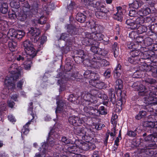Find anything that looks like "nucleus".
<instances>
[{
  "instance_id": "nucleus-30",
  "label": "nucleus",
  "mask_w": 157,
  "mask_h": 157,
  "mask_svg": "<svg viewBox=\"0 0 157 157\" xmlns=\"http://www.w3.org/2000/svg\"><path fill=\"white\" fill-rule=\"evenodd\" d=\"M91 85L99 89H104L105 88L104 82L100 81V79H98L95 82L91 81Z\"/></svg>"
},
{
  "instance_id": "nucleus-25",
  "label": "nucleus",
  "mask_w": 157,
  "mask_h": 157,
  "mask_svg": "<svg viewBox=\"0 0 157 157\" xmlns=\"http://www.w3.org/2000/svg\"><path fill=\"white\" fill-rule=\"evenodd\" d=\"M134 18H128L125 21L126 24L128 25L127 27L132 29H136L138 27Z\"/></svg>"
},
{
  "instance_id": "nucleus-34",
  "label": "nucleus",
  "mask_w": 157,
  "mask_h": 157,
  "mask_svg": "<svg viewBox=\"0 0 157 157\" xmlns=\"http://www.w3.org/2000/svg\"><path fill=\"white\" fill-rule=\"evenodd\" d=\"M155 144V143H148L146 144V143L142 142H140L139 143H136L134 145L136 147H144V148H147L149 149H154V148Z\"/></svg>"
},
{
  "instance_id": "nucleus-18",
  "label": "nucleus",
  "mask_w": 157,
  "mask_h": 157,
  "mask_svg": "<svg viewBox=\"0 0 157 157\" xmlns=\"http://www.w3.org/2000/svg\"><path fill=\"white\" fill-rule=\"evenodd\" d=\"M81 98H83L84 100L83 101V102H87L88 103H91L94 104L96 103L98 101L97 100V98L93 97L91 94L90 93L85 92V93H83L82 94ZM82 105H84V103H83Z\"/></svg>"
},
{
  "instance_id": "nucleus-43",
  "label": "nucleus",
  "mask_w": 157,
  "mask_h": 157,
  "mask_svg": "<svg viewBox=\"0 0 157 157\" xmlns=\"http://www.w3.org/2000/svg\"><path fill=\"white\" fill-rule=\"evenodd\" d=\"M72 109L70 106H68L67 107H66V108L62 109L60 113H60L63 117H65L68 116V114H71Z\"/></svg>"
},
{
  "instance_id": "nucleus-13",
  "label": "nucleus",
  "mask_w": 157,
  "mask_h": 157,
  "mask_svg": "<svg viewBox=\"0 0 157 157\" xmlns=\"http://www.w3.org/2000/svg\"><path fill=\"white\" fill-rule=\"evenodd\" d=\"M86 55L84 53L83 50H79L76 52V54H75L74 56L73 57L74 59L75 63L77 64H80L83 62L84 63L85 61H87L88 59L86 58Z\"/></svg>"
},
{
  "instance_id": "nucleus-59",
  "label": "nucleus",
  "mask_w": 157,
  "mask_h": 157,
  "mask_svg": "<svg viewBox=\"0 0 157 157\" xmlns=\"http://www.w3.org/2000/svg\"><path fill=\"white\" fill-rule=\"evenodd\" d=\"M29 107L28 109V112L30 115L32 116V120L33 119L35 118V113L33 111V102H31L29 104Z\"/></svg>"
},
{
  "instance_id": "nucleus-38",
  "label": "nucleus",
  "mask_w": 157,
  "mask_h": 157,
  "mask_svg": "<svg viewBox=\"0 0 157 157\" xmlns=\"http://www.w3.org/2000/svg\"><path fill=\"white\" fill-rule=\"evenodd\" d=\"M21 8L20 10L26 12V13H30L29 10L31 8V6L29 4L27 1H24L21 2Z\"/></svg>"
},
{
  "instance_id": "nucleus-36",
  "label": "nucleus",
  "mask_w": 157,
  "mask_h": 157,
  "mask_svg": "<svg viewBox=\"0 0 157 157\" xmlns=\"http://www.w3.org/2000/svg\"><path fill=\"white\" fill-rule=\"evenodd\" d=\"M96 147L95 144L91 142H86L82 144V148L85 151L92 150H94Z\"/></svg>"
},
{
  "instance_id": "nucleus-61",
  "label": "nucleus",
  "mask_w": 157,
  "mask_h": 157,
  "mask_svg": "<svg viewBox=\"0 0 157 157\" xmlns=\"http://www.w3.org/2000/svg\"><path fill=\"white\" fill-rule=\"evenodd\" d=\"M128 61L131 63H138L141 60H140L139 58H136L130 55V56L128 58Z\"/></svg>"
},
{
  "instance_id": "nucleus-60",
  "label": "nucleus",
  "mask_w": 157,
  "mask_h": 157,
  "mask_svg": "<svg viewBox=\"0 0 157 157\" xmlns=\"http://www.w3.org/2000/svg\"><path fill=\"white\" fill-rule=\"evenodd\" d=\"M122 14L123 13L121 12H117L116 14H114L113 18L115 20L121 22L123 20Z\"/></svg>"
},
{
  "instance_id": "nucleus-58",
  "label": "nucleus",
  "mask_w": 157,
  "mask_h": 157,
  "mask_svg": "<svg viewBox=\"0 0 157 157\" xmlns=\"http://www.w3.org/2000/svg\"><path fill=\"white\" fill-rule=\"evenodd\" d=\"M137 128H136L134 131L128 130L126 135L130 137H135L137 136Z\"/></svg>"
},
{
  "instance_id": "nucleus-45",
  "label": "nucleus",
  "mask_w": 157,
  "mask_h": 157,
  "mask_svg": "<svg viewBox=\"0 0 157 157\" xmlns=\"http://www.w3.org/2000/svg\"><path fill=\"white\" fill-rule=\"evenodd\" d=\"M97 109L98 110L99 117L101 115H105L107 114V109L104 106H101L98 108L97 106Z\"/></svg>"
},
{
  "instance_id": "nucleus-26",
  "label": "nucleus",
  "mask_w": 157,
  "mask_h": 157,
  "mask_svg": "<svg viewBox=\"0 0 157 157\" xmlns=\"http://www.w3.org/2000/svg\"><path fill=\"white\" fill-rule=\"evenodd\" d=\"M134 18H128L125 21L126 24L128 25L127 27L132 29H136L138 27Z\"/></svg>"
},
{
  "instance_id": "nucleus-7",
  "label": "nucleus",
  "mask_w": 157,
  "mask_h": 157,
  "mask_svg": "<svg viewBox=\"0 0 157 157\" xmlns=\"http://www.w3.org/2000/svg\"><path fill=\"white\" fill-rule=\"evenodd\" d=\"M39 2L37 1H35L33 2L31 6V9H30L29 12L32 17H33V15H35L38 16L40 18L38 20V23L42 25L46 23L47 18L45 17L44 18L45 20H43V18L44 17V15H41L42 13H41V14L40 13H39L38 12L39 10Z\"/></svg>"
},
{
  "instance_id": "nucleus-15",
  "label": "nucleus",
  "mask_w": 157,
  "mask_h": 157,
  "mask_svg": "<svg viewBox=\"0 0 157 157\" xmlns=\"http://www.w3.org/2000/svg\"><path fill=\"white\" fill-rule=\"evenodd\" d=\"M84 77L87 79H90V84L91 85V81L95 82L98 79H100L99 75L94 71L91 70H86L85 71L83 74Z\"/></svg>"
},
{
  "instance_id": "nucleus-2",
  "label": "nucleus",
  "mask_w": 157,
  "mask_h": 157,
  "mask_svg": "<svg viewBox=\"0 0 157 157\" xmlns=\"http://www.w3.org/2000/svg\"><path fill=\"white\" fill-rule=\"evenodd\" d=\"M60 135L59 131L52 129L48 133V137L47 138V142L43 143L41 147L38 150L43 154H46L48 152L49 147L52 149H54L59 150L62 149V146L60 144L61 142L58 140L60 139Z\"/></svg>"
},
{
  "instance_id": "nucleus-55",
  "label": "nucleus",
  "mask_w": 157,
  "mask_h": 157,
  "mask_svg": "<svg viewBox=\"0 0 157 157\" xmlns=\"http://www.w3.org/2000/svg\"><path fill=\"white\" fill-rule=\"evenodd\" d=\"M108 53V52L104 49L99 48L98 53H97L96 54H94L93 57L96 55H98L100 57H102V56H106Z\"/></svg>"
},
{
  "instance_id": "nucleus-31",
  "label": "nucleus",
  "mask_w": 157,
  "mask_h": 157,
  "mask_svg": "<svg viewBox=\"0 0 157 157\" xmlns=\"http://www.w3.org/2000/svg\"><path fill=\"white\" fill-rule=\"evenodd\" d=\"M122 66L120 64L118 63L113 71V76L115 78H119L121 74L122 70Z\"/></svg>"
},
{
  "instance_id": "nucleus-52",
  "label": "nucleus",
  "mask_w": 157,
  "mask_h": 157,
  "mask_svg": "<svg viewBox=\"0 0 157 157\" xmlns=\"http://www.w3.org/2000/svg\"><path fill=\"white\" fill-rule=\"evenodd\" d=\"M141 52L140 51L137 50H132L130 52V55L133 56L136 58H139L140 60H141V56H140V54Z\"/></svg>"
},
{
  "instance_id": "nucleus-53",
  "label": "nucleus",
  "mask_w": 157,
  "mask_h": 157,
  "mask_svg": "<svg viewBox=\"0 0 157 157\" xmlns=\"http://www.w3.org/2000/svg\"><path fill=\"white\" fill-rule=\"evenodd\" d=\"M8 8L7 3L5 2L3 3L1 5L0 8L1 12L3 14L6 13L8 11Z\"/></svg>"
},
{
  "instance_id": "nucleus-63",
  "label": "nucleus",
  "mask_w": 157,
  "mask_h": 157,
  "mask_svg": "<svg viewBox=\"0 0 157 157\" xmlns=\"http://www.w3.org/2000/svg\"><path fill=\"white\" fill-rule=\"evenodd\" d=\"M151 9L148 7H146L145 8L141 9L140 12L143 15V16H146L151 13Z\"/></svg>"
},
{
  "instance_id": "nucleus-32",
  "label": "nucleus",
  "mask_w": 157,
  "mask_h": 157,
  "mask_svg": "<svg viewBox=\"0 0 157 157\" xmlns=\"http://www.w3.org/2000/svg\"><path fill=\"white\" fill-rule=\"evenodd\" d=\"M90 29L91 33H90L94 34H97L98 33L102 32L103 29V27L98 24H95L94 25H91Z\"/></svg>"
},
{
  "instance_id": "nucleus-40",
  "label": "nucleus",
  "mask_w": 157,
  "mask_h": 157,
  "mask_svg": "<svg viewBox=\"0 0 157 157\" xmlns=\"http://www.w3.org/2000/svg\"><path fill=\"white\" fill-rule=\"evenodd\" d=\"M117 43L115 42L112 46V49L111 52L113 54V56L115 58L117 57L119 53V48L118 46Z\"/></svg>"
},
{
  "instance_id": "nucleus-21",
  "label": "nucleus",
  "mask_w": 157,
  "mask_h": 157,
  "mask_svg": "<svg viewBox=\"0 0 157 157\" xmlns=\"http://www.w3.org/2000/svg\"><path fill=\"white\" fill-rule=\"evenodd\" d=\"M57 105L56 109V113L57 114L58 113H60L62 109L67 107L68 106H70V104L68 102H66L65 100H59L56 101Z\"/></svg>"
},
{
  "instance_id": "nucleus-47",
  "label": "nucleus",
  "mask_w": 157,
  "mask_h": 157,
  "mask_svg": "<svg viewBox=\"0 0 157 157\" xmlns=\"http://www.w3.org/2000/svg\"><path fill=\"white\" fill-rule=\"evenodd\" d=\"M102 32L98 33L97 34H94L91 33L93 35L92 37H93V40L94 41L97 42V41H101L103 40L104 37V35L102 34Z\"/></svg>"
},
{
  "instance_id": "nucleus-12",
  "label": "nucleus",
  "mask_w": 157,
  "mask_h": 157,
  "mask_svg": "<svg viewBox=\"0 0 157 157\" xmlns=\"http://www.w3.org/2000/svg\"><path fill=\"white\" fill-rule=\"evenodd\" d=\"M149 52H147L144 54V58L143 59L145 60L144 61L145 63H144L140 67V68H142V69H141L142 71H147L151 70V68L150 69L148 68V66L150 65V64H152V56L149 54Z\"/></svg>"
},
{
  "instance_id": "nucleus-48",
  "label": "nucleus",
  "mask_w": 157,
  "mask_h": 157,
  "mask_svg": "<svg viewBox=\"0 0 157 157\" xmlns=\"http://www.w3.org/2000/svg\"><path fill=\"white\" fill-rule=\"evenodd\" d=\"M7 22L6 21L2 19V17L0 15V30L4 31L6 30V26H7Z\"/></svg>"
},
{
  "instance_id": "nucleus-50",
  "label": "nucleus",
  "mask_w": 157,
  "mask_h": 157,
  "mask_svg": "<svg viewBox=\"0 0 157 157\" xmlns=\"http://www.w3.org/2000/svg\"><path fill=\"white\" fill-rule=\"evenodd\" d=\"M137 32L138 34H142L146 32L147 30V25H140L137 28Z\"/></svg>"
},
{
  "instance_id": "nucleus-29",
  "label": "nucleus",
  "mask_w": 157,
  "mask_h": 157,
  "mask_svg": "<svg viewBox=\"0 0 157 157\" xmlns=\"http://www.w3.org/2000/svg\"><path fill=\"white\" fill-rule=\"evenodd\" d=\"M69 35L66 33H62L60 36L59 39L62 40L64 41H67L69 45H71L73 43L75 42V37L68 38Z\"/></svg>"
},
{
  "instance_id": "nucleus-54",
  "label": "nucleus",
  "mask_w": 157,
  "mask_h": 157,
  "mask_svg": "<svg viewBox=\"0 0 157 157\" xmlns=\"http://www.w3.org/2000/svg\"><path fill=\"white\" fill-rule=\"evenodd\" d=\"M143 41L145 45L146 46H150V48H151V45L153 44H152L153 42V39L149 37H146Z\"/></svg>"
},
{
  "instance_id": "nucleus-24",
  "label": "nucleus",
  "mask_w": 157,
  "mask_h": 157,
  "mask_svg": "<svg viewBox=\"0 0 157 157\" xmlns=\"http://www.w3.org/2000/svg\"><path fill=\"white\" fill-rule=\"evenodd\" d=\"M17 19L21 21H24L28 17H30L31 14L29 13H26L25 11L20 10L19 12L17 11Z\"/></svg>"
},
{
  "instance_id": "nucleus-16",
  "label": "nucleus",
  "mask_w": 157,
  "mask_h": 157,
  "mask_svg": "<svg viewBox=\"0 0 157 157\" xmlns=\"http://www.w3.org/2000/svg\"><path fill=\"white\" fill-rule=\"evenodd\" d=\"M138 152L139 153L143 155V157H153L155 156V152L154 149H148L147 148H144V147H138Z\"/></svg>"
},
{
  "instance_id": "nucleus-4",
  "label": "nucleus",
  "mask_w": 157,
  "mask_h": 157,
  "mask_svg": "<svg viewBox=\"0 0 157 157\" xmlns=\"http://www.w3.org/2000/svg\"><path fill=\"white\" fill-rule=\"evenodd\" d=\"M96 0H84V3L87 6L94 7L96 8L97 11L95 12V15L99 19H106L109 9L106 8L100 2L96 1Z\"/></svg>"
},
{
  "instance_id": "nucleus-23",
  "label": "nucleus",
  "mask_w": 157,
  "mask_h": 157,
  "mask_svg": "<svg viewBox=\"0 0 157 157\" xmlns=\"http://www.w3.org/2000/svg\"><path fill=\"white\" fill-rule=\"evenodd\" d=\"M8 40V37L5 33L2 32H0V52H4L5 50V47H6V45L3 44L2 45L3 48H1V44H2L6 42Z\"/></svg>"
},
{
  "instance_id": "nucleus-56",
  "label": "nucleus",
  "mask_w": 157,
  "mask_h": 157,
  "mask_svg": "<svg viewBox=\"0 0 157 157\" xmlns=\"http://www.w3.org/2000/svg\"><path fill=\"white\" fill-rule=\"evenodd\" d=\"M135 21L138 25H141L144 23V17L142 15H138L136 17L134 18Z\"/></svg>"
},
{
  "instance_id": "nucleus-27",
  "label": "nucleus",
  "mask_w": 157,
  "mask_h": 157,
  "mask_svg": "<svg viewBox=\"0 0 157 157\" xmlns=\"http://www.w3.org/2000/svg\"><path fill=\"white\" fill-rule=\"evenodd\" d=\"M134 18H128L125 21L126 24L128 25L127 27L132 29H136L138 27Z\"/></svg>"
},
{
  "instance_id": "nucleus-9",
  "label": "nucleus",
  "mask_w": 157,
  "mask_h": 157,
  "mask_svg": "<svg viewBox=\"0 0 157 157\" xmlns=\"http://www.w3.org/2000/svg\"><path fill=\"white\" fill-rule=\"evenodd\" d=\"M87 106H84L83 110L88 117L96 118L99 117L97 108L96 106L91 105L90 103H88Z\"/></svg>"
},
{
  "instance_id": "nucleus-6",
  "label": "nucleus",
  "mask_w": 157,
  "mask_h": 157,
  "mask_svg": "<svg viewBox=\"0 0 157 157\" xmlns=\"http://www.w3.org/2000/svg\"><path fill=\"white\" fill-rule=\"evenodd\" d=\"M9 70L10 74L6 77L5 83L10 82V80L16 81L21 76V71L18 69L17 64L15 63L11 64L9 68Z\"/></svg>"
},
{
  "instance_id": "nucleus-44",
  "label": "nucleus",
  "mask_w": 157,
  "mask_h": 157,
  "mask_svg": "<svg viewBox=\"0 0 157 157\" xmlns=\"http://www.w3.org/2000/svg\"><path fill=\"white\" fill-rule=\"evenodd\" d=\"M86 17L82 13H78L76 16V19L78 22L82 23L86 20Z\"/></svg>"
},
{
  "instance_id": "nucleus-33",
  "label": "nucleus",
  "mask_w": 157,
  "mask_h": 157,
  "mask_svg": "<svg viewBox=\"0 0 157 157\" xmlns=\"http://www.w3.org/2000/svg\"><path fill=\"white\" fill-rule=\"evenodd\" d=\"M123 82L121 79H118L116 81L115 90L117 94H121L123 87Z\"/></svg>"
},
{
  "instance_id": "nucleus-41",
  "label": "nucleus",
  "mask_w": 157,
  "mask_h": 157,
  "mask_svg": "<svg viewBox=\"0 0 157 157\" xmlns=\"http://www.w3.org/2000/svg\"><path fill=\"white\" fill-rule=\"evenodd\" d=\"M18 0H13L10 4L12 9L15 10L17 12V11H19V9L21 8L20 3Z\"/></svg>"
},
{
  "instance_id": "nucleus-19",
  "label": "nucleus",
  "mask_w": 157,
  "mask_h": 157,
  "mask_svg": "<svg viewBox=\"0 0 157 157\" xmlns=\"http://www.w3.org/2000/svg\"><path fill=\"white\" fill-rule=\"evenodd\" d=\"M152 117H154L155 120L156 118H157V121H156L146 122L145 123V127L149 128L148 129H150V133H153L157 135V115L152 116Z\"/></svg>"
},
{
  "instance_id": "nucleus-42",
  "label": "nucleus",
  "mask_w": 157,
  "mask_h": 157,
  "mask_svg": "<svg viewBox=\"0 0 157 157\" xmlns=\"http://www.w3.org/2000/svg\"><path fill=\"white\" fill-rule=\"evenodd\" d=\"M8 45L10 51L11 52L15 51L17 50V42L13 41V40L9 41Z\"/></svg>"
},
{
  "instance_id": "nucleus-37",
  "label": "nucleus",
  "mask_w": 157,
  "mask_h": 157,
  "mask_svg": "<svg viewBox=\"0 0 157 157\" xmlns=\"http://www.w3.org/2000/svg\"><path fill=\"white\" fill-rule=\"evenodd\" d=\"M29 33L30 34L33 38L35 40L36 39L40 33V31L39 29L36 28H31L29 31Z\"/></svg>"
},
{
  "instance_id": "nucleus-8",
  "label": "nucleus",
  "mask_w": 157,
  "mask_h": 157,
  "mask_svg": "<svg viewBox=\"0 0 157 157\" xmlns=\"http://www.w3.org/2000/svg\"><path fill=\"white\" fill-rule=\"evenodd\" d=\"M24 50L27 55H29L32 58L34 57L36 55L37 52L39 51H36L33 47V45L31 41L29 40H27L23 43Z\"/></svg>"
},
{
  "instance_id": "nucleus-10",
  "label": "nucleus",
  "mask_w": 157,
  "mask_h": 157,
  "mask_svg": "<svg viewBox=\"0 0 157 157\" xmlns=\"http://www.w3.org/2000/svg\"><path fill=\"white\" fill-rule=\"evenodd\" d=\"M102 57H100L98 55H96L92 58V64L95 68L106 67L109 65V63L104 59H101Z\"/></svg>"
},
{
  "instance_id": "nucleus-64",
  "label": "nucleus",
  "mask_w": 157,
  "mask_h": 157,
  "mask_svg": "<svg viewBox=\"0 0 157 157\" xmlns=\"http://www.w3.org/2000/svg\"><path fill=\"white\" fill-rule=\"evenodd\" d=\"M17 39H21L25 36V33L22 30H16Z\"/></svg>"
},
{
  "instance_id": "nucleus-5",
  "label": "nucleus",
  "mask_w": 157,
  "mask_h": 157,
  "mask_svg": "<svg viewBox=\"0 0 157 157\" xmlns=\"http://www.w3.org/2000/svg\"><path fill=\"white\" fill-rule=\"evenodd\" d=\"M108 97L107 100L102 102V104L104 105L109 106H111V104L114 106L116 105V108L119 110L122 109V105L124 102L123 99L121 98L117 101L116 95L113 89L111 88L109 90Z\"/></svg>"
},
{
  "instance_id": "nucleus-57",
  "label": "nucleus",
  "mask_w": 157,
  "mask_h": 157,
  "mask_svg": "<svg viewBox=\"0 0 157 157\" xmlns=\"http://www.w3.org/2000/svg\"><path fill=\"white\" fill-rule=\"evenodd\" d=\"M17 14L15 10L12 9L11 11L8 12V16L11 19H15L17 18Z\"/></svg>"
},
{
  "instance_id": "nucleus-11",
  "label": "nucleus",
  "mask_w": 157,
  "mask_h": 157,
  "mask_svg": "<svg viewBox=\"0 0 157 157\" xmlns=\"http://www.w3.org/2000/svg\"><path fill=\"white\" fill-rule=\"evenodd\" d=\"M14 81H10V82L5 83L4 81V88L3 89L1 93V97L3 99H6L8 97L9 94L10 90H13L15 88V85L14 82Z\"/></svg>"
},
{
  "instance_id": "nucleus-35",
  "label": "nucleus",
  "mask_w": 157,
  "mask_h": 157,
  "mask_svg": "<svg viewBox=\"0 0 157 157\" xmlns=\"http://www.w3.org/2000/svg\"><path fill=\"white\" fill-rule=\"evenodd\" d=\"M29 55H27L26 60L25 61L24 64V68L26 70H30L32 66L33 63V59Z\"/></svg>"
},
{
  "instance_id": "nucleus-62",
  "label": "nucleus",
  "mask_w": 157,
  "mask_h": 157,
  "mask_svg": "<svg viewBox=\"0 0 157 157\" xmlns=\"http://www.w3.org/2000/svg\"><path fill=\"white\" fill-rule=\"evenodd\" d=\"M61 141V142L63 143V144H73L75 143L74 141L69 139L66 136H63L62 137Z\"/></svg>"
},
{
  "instance_id": "nucleus-17",
  "label": "nucleus",
  "mask_w": 157,
  "mask_h": 157,
  "mask_svg": "<svg viewBox=\"0 0 157 157\" xmlns=\"http://www.w3.org/2000/svg\"><path fill=\"white\" fill-rule=\"evenodd\" d=\"M90 92L93 97L96 98L97 97L103 100L104 101L107 100L108 98L106 94L103 93L102 91L99 90H96L95 89H92L90 90Z\"/></svg>"
},
{
  "instance_id": "nucleus-28",
  "label": "nucleus",
  "mask_w": 157,
  "mask_h": 157,
  "mask_svg": "<svg viewBox=\"0 0 157 157\" xmlns=\"http://www.w3.org/2000/svg\"><path fill=\"white\" fill-rule=\"evenodd\" d=\"M65 149L67 152L72 153L74 155L79 153L80 152V148L74 145L66 146Z\"/></svg>"
},
{
  "instance_id": "nucleus-14",
  "label": "nucleus",
  "mask_w": 157,
  "mask_h": 157,
  "mask_svg": "<svg viewBox=\"0 0 157 157\" xmlns=\"http://www.w3.org/2000/svg\"><path fill=\"white\" fill-rule=\"evenodd\" d=\"M85 37L82 40V44L86 46H90L92 45H95L98 44V42L94 41L93 35L91 33L86 32L85 33Z\"/></svg>"
},
{
  "instance_id": "nucleus-46",
  "label": "nucleus",
  "mask_w": 157,
  "mask_h": 157,
  "mask_svg": "<svg viewBox=\"0 0 157 157\" xmlns=\"http://www.w3.org/2000/svg\"><path fill=\"white\" fill-rule=\"evenodd\" d=\"M151 134L147 135V136L146 137L144 138V141H143L142 142L146 143L147 142H155L154 139L155 138L154 134L153 133H151Z\"/></svg>"
},
{
  "instance_id": "nucleus-3",
  "label": "nucleus",
  "mask_w": 157,
  "mask_h": 157,
  "mask_svg": "<svg viewBox=\"0 0 157 157\" xmlns=\"http://www.w3.org/2000/svg\"><path fill=\"white\" fill-rule=\"evenodd\" d=\"M73 65L71 62H67L64 66L65 74L63 75L61 72L59 73L58 76L62 77L61 79H58L57 82L58 85L60 86L59 92L65 90L67 83H68L71 80L77 81L76 79H78V76L75 73H70L71 70L72 69Z\"/></svg>"
},
{
  "instance_id": "nucleus-20",
  "label": "nucleus",
  "mask_w": 157,
  "mask_h": 157,
  "mask_svg": "<svg viewBox=\"0 0 157 157\" xmlns=\"http://www.w3.org/2000/svg\"><path fill=\"white\" fill-rule=\"evenodd\" d=\"M67 32L70 34L72 38H77L79 34L78 29L75 25H72L71 24H67L66 26Z\"/></svg>"
},
{
  "instance_id": "nucleus-49",
  "label": "nucleus",
  "mask_w": 157,
  "mask_h": 157,
  "mask_svg": "<svg viewBox=\"0 0 157 157\" xmlns=\"http://www.w3.org/2000/svg\"><path fill=\"white\" fill-rule=\"evenodd\" d=\"M27 56L22 53H19L15 55V60L18 61L23 62L25 61Z\"/></svg>"
},
{
  "instance_id": "nucleus-51",
  "label": "nucleus",
  "mask_w": 157,
  "mask_h": 157,
  "mask_svg": "<svg viewBox=\"0 0 157 157\" xmlns=\"http://www.w3.org/2000/svg\"><path fill=\"white\" fill-rule=\"evenodd\" d=\"M17 32L16 30L14 29L10 30L7 36L8 37V39H10L11 40H13L14 39H17Z\"/></svg>"
},
{
  "instance_id": "nucleus-22",
  "label": "nucleus",
  "mask_w": 157,
  "mask_h": 157,
  "mask_svg": "<svg viewBox=\"0 0 157 157\" xmlns=\"http://www.w3.org/2000/svg\"><path fill=\"white\" fill-rule=\"evenodd\" d=\"M68 121L71 124L76 127L81 125L83 121L80 117L75 116L70 117Z\"/></svg>"
},
{
  "instance_id": "nucleus-1",
  "label": "nucleus",
  "mask_w": 157,
  "mask_h": 157,
  "mask_svg": "<svg viewBox=\"0 0 157 157\" xmlns=\"http://www.w3.org/2000/svg\"><path fill=\"white\" fill-rule=\"evenodd\" d=\"M144 81L146 85L148 86V88H146L143 84L138 85L136 83H134L132 86L136 90L139 91V96H145L148 94V95L145 98V102L150 105L152 103V101H157V91L155 90V86H156L157 84V81L149 75L145 76Z\"/></svg>"
},
{
  "instance_id": "nucleus-39",
  "label": "nucleus",
  "mask_w": 157,
  "mask_h": 157,
  "mask_svg": "<svg viewBox=\"0 0 157 157\" xmlns=\"http://www.w3.org/2000/svg\"><path fill=\"white\" fill-rule=\"evenodd\" d=\"M86 129L84 127H78L74 128V132L78 136L81 137L86 133Z\"/></svg>"
}]
</instances>
